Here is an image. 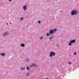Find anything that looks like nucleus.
Returning <instances> with one entry per match:
<instances>
[{
	"instance_id": "25",
	"label": "nucleus",
	"mask_w": 79,
	"mask_h": 79,
	"mask_svg": "<svg viewBox=\"0 0 79 79\" xmlns=\"http://www.w3.org/2000/svg\"><path fill=\"white\" fill-rule=\"evenodd\" d=\"M10 24H11V23H10Z\"/></svg>"
},
{
	"instance_id": "10",
	"label": "nucleus",
	"mask_w": 79,
	"mask_h": 79,
	"mask_svg": "<svg viewBox=\"0 0 79 79\" xmlns=\"http://www.w3.org/2000/svg\"><path fill=\"white\" fill-rule=\"evenodd\" d=\"M53 36H52L51 37H50L49 38V40H51V39H52V38H53Z\"/></svg>"
},
{
	"instance_id": "2",
	"label": "nucleus",
	"mask_w": 79,
	"mask_h": 79,
	"mask_svg": "<svg viewBox=\"0 0 79 79\" xmlns=\"http://www.w3.org/2000/svg\"><path fill=\"white\" fill-rule=\"evenodd\" d=\"M50 55H49V56L50 57H52V56H55V53H54L53 52H50Z\"/></svg>"
},
{
	"instance_id": "5",
	"label": "nucleus",
	"mask_w": 79,
	"mask_h": 79,
	"mask_svg": "<svg viewBox=\"0 0 79 79\" xmlns=\"http://www.w3.org/2000/svg\"><path fill=\"white\" fill-rule=\"evenodd\" d=\"M20 45L22 47H25V45L23 44H21Z\"/></svg>"
},
{
	"instance_id": "21",
	"label": "nucleus",
	"mask_w": 79,
	"mask_h": 79,
	"mask_svg": "<svg viewBox=\"0 0 79 79\" xmlns=\"http://www.w3.org/2000/svg\"><path fill=\"white\" fill-rule=\"evenodd\" d=\"M54 31H56V29H55L54 30Z\"/></svg>"
},
{
	"instance_id": "18",
	"label": "nucleus",
	"mask_w": 79,
	"mask_h": 79,
	"mask_svg": "<svg viewBox=\"0 0 79 79\" xmlns=\"http://www.w3.org/2000/svg\"><path fill=\"white\" fill-rule=\"evenodd\" d=\"M23 18H21V20H23Z\"/></svg>"
},
{
	"instance_id": "19",
	"label": "nucleus",
	"mask_w": 79,
	"mask_h": 79,
	"mask_svg": "<svg viewBox=\"0 0 79 79\" xmlns=\"http://www.w3.org/2000/svg\"><path fill=\"white\" fill-rule=\"evenodd\" d=\"M47 36L49 35V33H47Z\"/></svg>"
},
{
	"instance_id": "7",
	"label": "nucleus",
	"mask_w": 79,
	"mask_h": 79,
	"mask_svg": "<svg viewBox=\"0 0 79 79\" xmlns=\"http://www.w3.org/2000/svg\"><path fill=\"white\" fill-rule=\"evenodd\" d=\"M49 33L51 34H52L53 33V30H51L50 31V32H49Z\"/></svg>"
},
{
	"instance_id": "3",
	"label": "nucleus",
	"mask_w": 79,
	"mask_h": 79,
	"mask_svg": "<svg viewBox=\"0 0 79 79\" xmlns=\"http://www.w3.org/2000/svg\"><path fill=\"white\" fill-rule=\"evenodd\" d=\"M27 8V6H24L23 7V9L24 10H26V9Z\"/></svg>"
},
{
	"instance_id": "12",
	"label": "nucleus",
	"mask_w": 79,
	"mask_h": 79,
	"mask_svg": "<svg viewBox=\"0 0 79 79\" xmlns=\"http://www.w3.org/2000/svg\"><path fill=\"white\" fill-rule=\"evenodd\" d=\"M29 60L28 59H27V60H26V61L27 62L29 61Z\"/></svg>"
},
{
	"instance_id": "17",
	"label": "nucleus",
	"mask_w": 79,
	"mask_h": 79,
	"mask_svg": "<svg viewBox=\"0 0 79 79\" xmlns=\"http://www.w3.org/2000/svg\"><path fill=\"white\" fill-rule=\"evenodd\" d=\"M29 73H27L26 75V76H27L29 75Z\"/></svg>"
},
{
	"instance_id": "8",
	"label": "nucleus",
	"mask_w": 79,
	"mask_h": 79,
	"mask_svg": "<svg viewBox=\"0 0 79 79\" xmlns=\"http://www.w3.org/2000/svg\"><path fill=\"white\" fill-rule=\"evenodd\" d=\"M5 53H2L1 54V56H5Z\"/></svg>"
},
{
	"instance_id": "11",
	"label": "nucleus",
	"mask_w": 79,
	"mask_h": 79,
	"mask_svg": "<svg viewBox=\"0 0 79 79\" xmlns=\"http://www.w3.org/2000/svg\"><path fill=\"white\" fill-rule=\"evenodd\" d=\"M21 70H24V69H25V68L24 67H23V68H21Z\"/></svg>"
},
{
	"instance_id": "20",
	"label": "nucleus",
	"mask_w": 79,
	"mask_h": 79,
	"mask_svg": "<svg viewBox=\"0 0 79 79\" xmlns=\"http://www.w3.org/2000/svg\"><path fill=\"white\" fill-rule=\"evenodd\" d=\"M69 64H71V62H69Z\"/></svg>"
},
{
	"instance_id": "13",
	"label": "nucleus",
	"mask_w": 79,
	"mask_h": 79,
	"mask_svg": "<svg viewBox=\"0 0 79 79\" xmlns=\"http://www.w3.org/2000/svg\"><path fill=\"white\" fill-rule=\"evenodd\" d=\"M72 43H69V46L71 45H72Z\"/></svg>"
},
{
	"instance_id": "15",
	"label": "nucleus",
	"mask_w": 79,
	"mask_h": 79,
	"mask_svg": "<svg viewBox=\"0 0 79 79\" xmlns=\"http://www.w3.org/2000/svg\"><path fill=\"white\" fill-rule=\"evenodd\" d=\"M27 70H29V68L28 67H27Z\"/></svg>"
},
{
	"instance_id": "4",
	"label": "nucleus",
	"mask_w": 79,
	"mask_h": 79,
	"mask_svg": "<svg viewBox=\"0 0 79 79\" xmlns=\"http://www.w3.org/2000/svg\"><path fill=\"white\" fill-rule=\"evenodd\" d=\"M70 42V43H75V42H76V40H74L72 41H71Z\"/></svg>"
},
{
	"instance_id": "24",
	"label": "nucleus",
	"mask_w": 79,
	"mask_h": 79,
	"mask_svg": "<svg viewBox=\"0 0 79 79\" xmlns=\"http://www.w3.org/2000/svg\"><path fill=\"white\" fill-rule=\"evenodd\" d=\"M9 2H10V1H11V0H9Z\"/></svg>"
},
{
	"instance_id": "14",
	"label": "nucleus",
	"mask_w": 79,
	"mask_h": 79,
	"mask_svg": "<svg viewBox=\"0 0 79 79\" xmlns=\"http://www.w3.org/2000/svg\"><path fill=\"white\" fill-rule=\"evenodd\" d=\"M40 23H41V21H38V23H39V24H40Z\"/></svg>"
},
{
	"instance_id": "16",
	"label": "nucleus",
	"mask_w": 79,
	"mask_h": 79,
	"mask_svg": "<svg viewBox=\"0 0 79 79\" xmlns=\"http://www.w3.org/2000/svg\"><path fill=\"white\" fill-rule=\"evenodd\" d=\"M76 54H77V53H76V52H75L74 53V55H76Z\"/></svg>"
},
{
	"instance_id": "6",
	"label": "nucleus",
	"mask_w": 79,
	"mask_h": 79,
	"mask_svg": "<svg viewBox=\"0 0 79 79\" xmlns=\"http://www.w3.org/2000/svg\"><path fill=\"white\" fill-rule=\"evenodd\" d=\"M31 66H35V67H36V66H37V65H35V64H31Z\"/></svg>"
},
{
	"instance_id": "22",
	"label": "nucleus",
	"mask_w": 79,
	"mask_h": 79,
	"mask_svg": "<svg viewBox=\"0 0 79 79\" xmlns=\"http://www.w3.org/2000/svg\"><path fill=\"white\" fill-rule=\"evenodd\" d=\"M42 37H41L40 38V39H42Z\"/></svg>"
},
{
	"instance_id": "9",
	"label": "nucleus",
	"mask_w": 79,
	"mask_h": 79,
	"mask_svg": "<svg viewBox=\"0 0 79 79\" xmlns=\"http://www.w3.org/2000/svg\"><path fill=\"white\" fill-rule=\"evenodd\" d=\"M8 34V33L7 32H6L4 34V36H5L6 35Z\"/></svg>"
},
{
	"instance_id": "1",
	"label": "nucleus",
	"mask_w": 79,
	"mask_h": 79,
	"mask_svg": "<svg viewBox=\"0 0 79 79\" xmlns=\"http://www.w3.org/2000/svg\"><path fill=\"white\" fill-rule=\"evenodd\" d=\"M78 13V11L77 10H73L72 11L71 13L72 15H75L76 14Z\"/></svg>"
},
{
	"instance_id": "23",
	"label": "nucleus",
	"mask_w": 79,
	"mask_h": 79,
	"mask_svg": "<svg viewBox=\"0 0 79 79\" xmlns=\"http://www.w3.org/2000/svg\"><path fill=\"white\" fill-rule=\"evenodd\" d=\"M6 24L8 26V23H6Z\"/></svg>"
}]
</instances>
